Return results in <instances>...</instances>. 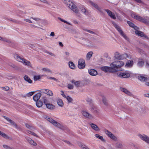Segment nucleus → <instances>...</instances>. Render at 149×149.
Segmentation results:
<instances>
[{
    "mask_svg": "<svg viewBox=\"0 0 149 149\" xmlns=\"http://www.w3.org/2000/svg\"><path fill=\"white\" fill-rule=\"evenodd\" d=\"M64 3L66 5L74 12L76 13H78L79 10L75 5L69 0H64Z\"/></svg>",
    "mask_w": 149,
    "mask_h": 149,
    "instance_id": "f257e3e1",
    "label": "nucleus"
},
{
    "mask_svg": "<svg viewBox=\"0 0 149 149\" xmlns=\"http://www.w3.org/2000/svg\"><path fill=\"white\" fill-rule=\"evenodd\" d=\"M14 58L17 61L22 63L24 65L28 66H31V64L29 61L20 56L17 54L15 55Z\"/></svg>",
    "mask_w": 149,
    "mask_h": 149,
    "instance_id": "f03ea898",
    "label": "nucleus"
},
{
    "mask_svg": "<svg viewBox=\"0 0 149 149\" xmlns=\"http://www.w3.org/2000/svg\"><path fill=\"white\" fill-rule=\"evenodd\" d=\"M124 63L122 61H116L111 63V65L115 70V72L119 70V68L124 65Z\"/></svg>",
    "mask_w": 149,
    "mask_h": 149,
    "instance_id": "7ed1b4c3",
    "label": "nucleus"
},
{
    "mask_svg": "<svg viewBox=\"0 0 149 149\" xmlns=\"http://www.w3.org/2000/svg\"><path fill=\"white\" fill-rule=\"evenodd\" d=\"M113 26L116 28L118 32L120 33V34L127 40L129 41V38L126 36L123 31L121 30L120 28L114 22H112Z\"/></svg>",
    "mask_w": 149,
    "mask_h": 149,
    "instance_id": "20e7f679",
    "label": "nucleus"
},
{
    "mask_svg": "<svg viewBox=\"0 0 149 149\" xmlns=\"http://www.w3.org/2000/svg\"><path fill=\"white\" fill-rule=\"evenodd\" d=\"M110 66V67H102L101 68V69L102 70L106 72L115 73V70L113 69V67L111 65V64Z\"/></svg>",
    "mask_w": 149,
    "mask_h": 149,
    "instance_id": "39448f33",
    "label": "nucleus"
},
{
    "mask_svg": "<svg viewBox=\"0 0 149 149\" xmlns=\"http://www.w3.org/2000/svg\"><path fill=\"white\" fill-rule=\"evenodd\" d=\"M138 137L142 140L149 144V136L144 134H139L137 135Z\"/></svg>",
    "mask_w": 149,
    "mask_h": 149,
    "instance_id": "423d86ee",
    "label": "nucleus"
},
{
    "mask_svg": "<svg viewBox=\"0 0 149 149\" xmlns=\"http://www.w3.org/2000/svg\"><path fill=\"white\" fill-rule=\"evenodd\" d=\"M138 137L142 140L149 144V136L144 134H139L137 135Z\"/></svg>",
    "mask_w": 149,
    "mask_h": 149,
    "instance_id": "0eeeda50",
    "label": "nucleus"
},
{
    "mask_svg": "<svg viewBox=\"0 0 149 149\" xmlns=\"http://www.w3.org/2000/svg\"><path fill=\"white\" fill-rule=\"evenodd\" d=\"M117 77L120 78H127L130 76V74L128 72H119L117 73Z\"/></svg>",
    "mask_w": 149,
    "mask_h": 149,
    "instance_id": "6e6552de",
    "label": "nucleus"
},
{
    "mask_svg": "<svg viewBox=\"0 0 149 149\" xmlns=\"http://www.w3.org/2000/svg\"><path fill=\"white\" fill-rule=\"evenodd\" d=\"M46 119L50 123H52L55 126L60 128L61 127V125L60 123H58L56 121L51 118L49 117L48 116H47L46 117Z\"/></svg>",
    "mask_w": 149,
    "mask_h": 149,
    "instance_id": "1a4fd4ad",
    "label": "nucleus"
},
{
    "mask_svg": "<svg viewBox=\"0 0 149 149\" xmlns=\"http://www.w3.org/2000/svg\"><path fill=\"white\" fill-rule=\"evenodd\" d=\"M105 133L113 141H116L118 140L117 138L109 131L106 130Z\"/></svg>",
    "mask_w": 149,
    "mask_h": 149,
    "instance_id": "9d476101",
    "label": "nucleus"
},
{
    "mask_svg": "<svg viewBox=\"0 0 149 149\" xmlns=\"http://www.w3.org/2000/svg\"><path fill=\"white\" fill-rule=\"evenodd\" d=\"M85 66L84 60L82 59H80L78 61V66L80 69L84 68Z\"/></svg>",
    "mask_w": 149,
    "mask_h": 149,
    "instance_id": "9b49d317",
    "label": "nucleus"
},
{
    "mask_svg": "<svg viewBox=\"0 0 149 149\" xmlns=\"http://www.w3.org/2000/svg\"><path fill=\"white\" fill-rule=\"evenodd\" d=\"M138 112L140 113H145L147 112L146 109L144 107L140 106L136 108Z\"/></svg>",
    "mask_w": 149,
    "mask_h": 149,
    "instance_id": "f8f14e48",
    "label": "nucleus"
},
{
    "mask_svg": "<svg viewBox=\"0 0 149 149\" xmlns=\"http://www.w3.org/2000/svg\"><path fill=\"white\" fill-rule=\"evenodd\" d=\"M136 34L139 36L143 37L144 38L148 39L149 38L146 35L144 34V33L141 31L136 30L135 32Z\"/></svg>",
    "mask_w": 149,
    "mask_h": 149,
    "instance_id": "ddd939ff",
    "label": "nucleus"
},
{
    "mask_svg": "<svg viewBox=\"0 0 149 149\" xmlns=\"http://www.w3.org/2000/svg\"><path fill=\"white\" fill-rule=\"evenodd\" d=\"M3 117L7 121L9 122L11 125L15 127L16 128H17L18 127L17 125L10 118L6 116H3Z\"/></svg>",
    "mask_w": 149,
    "mask_h": 149,
    "instance_id": "4468645a",
    "label": "nucleus"
},
{
    "mask_svg": "<svg viewBox=\"0 0 149 149\" xmlns=\"http://www.w3.org/2000/svg\"><path fill=\"white\" fill-rule=\"evenodd\" d=\"M41 92L45 93L47 95L52 96L53 95L52 92L49 90L47 89H43L41 90Z\"/></svg>",
    "mask_w": 149,
    "mask_h": 149,
    "instance_id": "2eb2a0df",
    "label": "nucleus"
},
{
    "mask_svg": "<svg viewBox=\"0 0 149 149\" xmlns=\"http://www.w3.org/2000/svg\"><path fill=\"white\" fill-rule=\"evenodd\" d=\"M83 115L85 117L89 119H92L93 117L92 115L85 111L83 110L82 112Z\"/></svg>",
    "mask_w": 149,
    "mask_h": 149,
    "instance_id": "dca6fc26",
    "label": "nucleus"
},
{
    "mask_svg": "<svg viewBox=\"0 0 149 149\" xmlns=\"http://www.w3.org/2000/svg\"><path fill=\"white\" fill-rule=\"evenodd\" d=\"M81 13L86 15H88L89 14V12L86 9L84 6H82L79 8Z\"/></svg>",
    "mask_w": 149,
    "mask_h": 149,
    "instance_id": "f3484780",
    "label": "nucleus"
},
{
    "mask_svg": "<svg viewBox=\"0 0 149 149\" xmlns=\"http://www.w3.org/2000/svg\"><path fill=\"white\" fill-rule=\"evenodd\" d=\"M105 10L109 16L111 18L114 19H116V16L113 13H112L111 11L108 9H105Z\"/></svg>",
    "mask_w": 149,
    "mask_h": 149,
    "instance_id": "a211bd4d",
    "label": "nucleus"
},
{
    "mask_svg": "<svg viewBox=\"0 0 149 149\" xmlns=\"http://www.w3.org/2000/svg\"><path fill=\"white\" fill-rule=\"evenodd\" d=\"M26 139L30 144L34 146H36L37 143L31 139L29 137H26Z\"/></svg>",
    "mask_w": 149,
    "mask_h": 149,
    "instance_id": "6ab92c4d",
    "label": "nucleus"
},
{
    "mask_svg": "<svg viewBox=\"0 0 149 149\" xmlns=\"http://www.w3.org/2000/svg\"><path fill=\"white\" fill-rule=\"evenodd\" d=\"M90 3L91 5L97 9L100 12H102L101 8L98 6L97 4L96 3H94L92 1H90Z\"/></svg>",
    "mask_w": 149,
    "mask_h": 149,
    "instance_id": "aec40b11",
    "label": "nucleus"
},
{
    "mask_svg": "<svg viewBox=\"0 0 149 149\" xmlns=\"http://www.w3.org/2000/svg\"><path fill=\"white\" fill-rule=\"evenodd\" d=\"M88 71L89 73L93 76H96L97 74V72L94 69H89Z\"/></svg>",
    "mask_w": 149,
    "mask_h": 149,
    "instance_id": "412c9836",
    "label": "nucleus"
},
{
    "mask_svg": "<svg viewBox=\"0 0 149 149\" xmlns=\"http://www.w3.org/2000/svg\"><path fill=\"white\" fill-rule=\"evenodd\" d=\"M41 95V93H37L33 96V100L35 101H38V100L40 99Z\"/></svg>",
    "mask_w": 149,
    "mask_h": 149,
    "instance_id": "4be33fe9",
    "label": "nucleus"
},
{
    "mask_svg": "<svg viewBox=\"0 0 149 149\" xmlns=\"http://www.w3.org/2000/svg\"><path fill=\"white\" fill-rule=\"evenodd\" d=\"M120 89L121 91L122 92H123L124 93H125V94L129 95H131L132 94L129 91H128L127 89L123 88L122 87H120Z\"/></svg>",
    "mask_w": 149,
    "mask_h": 149,
    "instance_id": "5701e85b",
    "label": "nucleus"
},
{
    "mask_svg": "<svg viewBox=\"0 0 149 149\" xmlns=\"http://www.w3.org/2000/svg\"><path fill=\"white\" fill-rule=\"evenodd\" d=\"M90 125L91 127L95 131H99L100 130L97 126L95 124L90 123Z\"/></svg>",
    "mask_w": 149,
    "mask_h": 149,
    "instance_id": "b1692460",
    "label": "nucleus"
},
{
    "mask_svg": "<svg viewBox=\"0 0 149 149\" xmlns=\"http://www.w3.org/2000/svg\"><path fill=\"white\" fill-rule=\"evenodd\" d=\"M47 108L50 110L54 109L55 107L54 105L50 103H47L45 105Z\"/></svg>",
    "mask_w": 149,
    "mask_h": 149,
    "instance_id": "393cba45",
    "label": "nucleus"
},
{
    "mask_svg": "<svg viewBox=\"0 0 149 149\" xmlns=\"http://www.w3.org/2000/svg\"><path fill=\"white\" fill-rule=\"evenodd\" d=\"M131 16L132 17L134 18L135 19L141 21V19H142V17L137 15H136L132 13L131 14Z\"/></svg>",
    "mask_w": 149,
    "mask_h": 149,
    "instance_id": "a878e982",
    "label": "nucleus"
},
{
    "mask_svg": "<svg viewBox=\"0 0 149 149\" xmlns=\"http://www.w3.org/2000/svg\"><path fill=\"white\" fill-rule=\"evenodd\" d=\"M138 79L142 81H146L148 80V78L143 76H138Z\"/></svg>",
    "mask_w": 149,
    "mask_h": 149,
    "instance_id": "bb28decb",
    "label": "nucleus"
},
{
    "mask_svg": "<svg viewBox=\"0 0 149 149\" xmlns=\"http://www.w3.org/2000/svg\"><path fill=\"white\" fill-rule=\"evenodd\" d=\"M133 64V62L132 61L128 60L125 65L127 67H130L132 66Z\"/></svg>",
    "mask_w": 149,
    "mask_h": 149,
    "instance_id": "cd10ccee",
    "label": "nucleus"
},
{
    "mask_svg": "<svg viewBox=\"0 0 149 149\" xmlns=\"http://www.w3.org/2000/svg\"><path fill=\"white\" fill-rule=\"evenodd\" d=\"M95 136L96 138L101 140L102 141V142H105L106 140L104 139L103 138V137L102 136H100L98 134H95Z\"/></svg>",
    "mask_w": 149,
    "mask_h": 149,
    "instance_id": "c85d7f7f",
    "label": "nucleus"
},
{
    "mask_svg": "<svg viewBox=\"0 0 149 149\" xmlns=\"http://www.w3.org/2000/svg\"><path fill=\"white\" fill-rule=\"evenodd\" d=\"M57 102L58 105L61 107H63V102L61 99H58L57 100Z\"/></svg>",
    "mask_w": 149,
    "mask_h": 149,
    "instance_id": "c756f323",
    "label": "nucleus"
},
{
    "mask_svg": "<svg viewBox=\"0 0 149 149\" xmlns=\"http://www.w3.org/2000/svg\"><path fill=\"white\" fill-rule=\"evenodd\" d=\"M24 80L27 81L28 83L31 84L32 83V80L29 78V77L27 75H25L24 77Z\"/></svg>",
    "mask_w": 149,
    "mask_h": 149,
    "instance_id": "7c9ffc66",
    "label": "nucleus"
},
{
    "mask_svg": "<svg viewBox=\"0 0 149 149\" xmlns=\"http://www.w3.org/2000/svg\"><path fill=\"white\" fill-rule=\"evenodd\" d=\"M121 55L119 52H116L115 53L114 57L116 59L120 60Z\"/></svg>",
    "mask_w": 149,
    "mask_h": 149,
    "instance_id": "2f4dec72",
    "label": "nucleus"
},
{
    "mask_svg": "<svg viewBox=\"0 0 149 149\" xmlns=\"http://www.w3.org/2000/svg\"><path fill=\"white\" fill-rule=\"evenodd\" d=\"M42 101L44 103L45 105L47 104L48 102H49V101L46 97L43 96L42 97Z\"/></svg>",
    "mask_w": 149,
    "mask_h": 149,
    "instance_id": "473e14b6",
    "label": "nucleus"
},
{
    "mask_svg": "<svg viewBox=\"0 0 149 149\" xmlns=\"http://www.w3.org/2000/svg\"><path fill=\"white\" fill-rule=\"evenodd\" d=\"M25 126L29 130L33 131L35 129V128L33 127L28 124H26Z\"/></svg>",
    "mask_w": 149,
    "mask_h": 149,
    "instance_id": "72a5a7b5",
    "label": "nucleus"
},
{
    "mask_svg": "<svg viewBox=\"0 0 149 149\" xmlns=\"http://www.w3.org/2000/svg\"><path fill=\"white\" fill-rule=\"evenodd\" d=\"M123 147L122 144L120 143H117L116 144L115 148L116 149H121Z\"/></svg>",
    "mask_w": 149,
    "mask_h": 149,
    "instance_id": "f704fd0d",
    "label": "nucleus"
},
{
    "mask_svg": "<svg viewBox=\"0 0 149 149\" xmlns=\"http://www.w3.org/2000/svg\"><path fill=\"white\" fill-rule=\"evenodd\" d=\"M1 136L5 139L9 140L11 139V138L10 136H8L7 135L3 132L1 134Z\"/></svg>",
    "mask_w": 149,
    "mask_h": 149,
    "instance_id": "c9c22d12",
    "label": "nucleus"
},
{
    "mask_svg": "<svg viewBox=\"0 0 149 149\" xmlns=\"http://www.w3.org/2000/svg\"><path fill=\"white\" fill-rule=\"evenodd\" d=\"M128 55L127 54H124L121 55L120 60H123L128 57Z\"/></svg>",
    "mask_w": 149,
    "mask_h": 149,
    "instance_id": "e433bc0d",
    "label": "nucleus"
},
{
    "mask_svg": "<svg viewBox=\"0 0 149 149\" xmlns=\"http://www.w3.org/2000/svg\"><path fill=\"white\" fill-rule=\"evenodd\" d=\"M36 102V105L38 107H41L43 105L42 102L40 100H38Z\"/></svg>",
    "mask_w": 149,
    "mask_h": 149,
    "instance_id": "4c0bfd02",
    "label": "nucleus"
},
{
    "mask_svg": "<svg viewBox=\"0 0 149 149\" xmlns=\"http://www.w3.org/2000/svg\"><path fill=\"white\" fill-rule=\"evenodd\" d=\"M144 62L142 60H140L137 63V65L139 67H142L144 65Z\"/></svg>",
    "mask_w": 149,
    "mask_h": 149,
    "instance_id": "58836bf2",
    "label": "nucleus"
},
{
    "mask_svg": "<svg viewBox=\"0 0 149 149\" xmlns=\"http://www.w3.org/2000/svg\"><path fill=\"white\" fill-rule=\"evenodd\" d=\"M3 41H5L9 43L10 45H11L14 44L13 42L11 41L10 40H8L5 38H3Z\"/></svg>",
    "mask_w": 149,
    "mask_h": 149,
    "instance_id": "ea45409f",
    "label": "nucleus"
},
{
    "mask_svg": "<svg viewBox=\"0 0 149 149\" xmlns=\"http://www.w3.org/2000/svg\"><path fill=\"white\" fill-rule=\"evenodd\" d=\"M72 83H74L75 85L76 86H78L80 84V82L79 81H75L74 80H72L71 81Z\"/></svg>",
    "mask_w": 149,
    "mask_h": 149,
    "instance_id": "a19ab883",
    "label": "nucleus"
},
{
    "mask_svg": "<svg viewBox=\"0 0 149 149\" xmlns=\"http://www.w3.org/2000/svg\"><path fill=\"white\" fill-rule=\"evenodd\" d=\"M69 65L70 68L74 69L75 68L74 64L72 62H70L69 63Z\"/></svg>",
    "mask_w": 149,
    "mask_h": 149,
    "instance_id": "79ce46f5",
    "label": "nucleus"
},
{
    "mask_svg": "<svg viewBox=\"0 0 149 149\" xmlns=\"http://www.w3.org/2000/svg\"><path fill=\"white\" fill-rule=\"evenodd\" d=\"M79 146L82 149H90L86 146L81 144H80Z\"/></svg>",
    "mask_w": 149,
    "mask_h": 149,
    "instance_id": "37998d69",
    "label": "nucleus"
},
{
    "mask_svg": "<svg viewBox=\"0 0 149 149\" xmlns=\"http://www.w3.org/2000/svg\"><path fill=\"white\" fill-rule=\"evenodd\" d=\"M93 54V53L92 52H88L87 53L86 56L87 58H88L89 59L90 58H91Z\"/></svg>",
    "mask_w": 149,
    "mask_h": 149,
    "instance_id": "c03bdc74",
    "label": "nucleus"
},
{
    "mask_svg": "<svg viewBox=\"0 0 149 149\" xmlns=\"http://www.w3.org/2000/svg\"><path fill=\"white\" fill-rule=\"evenodd\" d=\"M65 98L68 100L69 102H71L73 101L72 99L69 96H67Z\"/></svg>",
    "mask_w": 149,
    "mask_h": 149,
    "instance_id": "a18cd8bd",
    "label": "nucleus"
},
{
    "mask_svg": "<svg viewBox=\"0 0 149 149\" xmlns=\"http://www.w3.org/2000/svg\"><path fill=\"white\" fill-rule=\"evenodd\" d=\"M104 104L106 105L108 104V103L107 102V100L105 97H103L102 100Z\"/></svg>",
    "mask_w": 149,
    "mask_h": 149,
    "instance_id": "49530a36",
    "label": "nucleus"
},
{
    "mask_svg": "<svg viewBox=\"0 0 149 149\" xmlns=\"http://www.w3.org/2000/svg\"><path fill=\"white\" fill-rule=\"evenodd\" d=\"M140 21L145 23H148V20L143 18L142 17V19H141Z\"/></svg>",
    "mask_w": 149,
    "mask_h": 149,
    "instance_id": "de8ad7c7",
    "label": "nucleus"
},
{
    "mask_svg": "<svg viewBox=\"0 0 149 149\" xmlns=\"http://www.w3.org/2000/svg\"><path fill=\"white\" fill-rule=\"evenodd\" d=\"M127 23L131 27H133L134 26V24L133 23L130 21H127Z\"/></svg>",
    "mask_w": 149,
    "mask_h": 149,
    "instance_id": "09e8293b",
    "label": "nucleus"
},
{
    "mask_svg": "<svg viewBox=\"0 0 149 149\" xmlns=\"http://www.w3.org/2000/svg\"><path fill=\"white\" fill-rule=\"evenodd\" d=\"M34 80L35 81H36L40 79V76H34Z\"/></svg>",
    "mask_w": 149,
    "mask_h": 149,
    "instance_id": "8fccbe9b",
    "label": "nucleus"
},
{
    "mask_svg": "<svg viewBox=\"0 0 149 149\" xmlns=\"http://www.w3.org/2000/svg\"><path fill=\"white\" fill-rule=\"evenodd\" d=\"M34 93V92H30L27 94V96L28 97L31 96Z\"/></svg>",
    "mask_w": 149,
    "mask_h": 149,
    "instance_id": "3c124183",
    "label": "nucleus"
},
{
    "mask_svg": "<svg viewBox=\"0 0 149 149\" xmlns=\"http://www.w3.org/2000/svg\"><path fill=\"white\" fill-rule=\"evenodd\" d=\"M42 70L43 71H45V72H51V70L49 69H47V68H43L42 69Z\"/></svg>",
    "mask_w": 149,
    "mask_h": 149,
    "instance_id": "603ef678",
    "label": "nucleus"
},
{
    "mask_svg": "<svg viewBox=\"0 0 149 149\" xmlns=\"http://www.w3.org/2000/svg\"><path fill=\"white\" fill-rule=\"evenodd\" d=\"M68 88L69 89H72L73 88V86L71 84H69L68 85Z\"/></svg>",
    "mask_w": 149,
    "mask_h": 149,
    "instance_id": "864d4df0",
    "label": "nucleus"
},
{
    "mask_svg": "<svg viewBox=\"0 0 149 149\" xmlns=\"http://www.w3.org/2000/svg\"><path fill=\"white\" fill-rule=\"evenodd\" d=\"M3 148L6 149H9L10 147L6 145H3Z\"/></svg>",
    "mask_w": 149,
    "mask_h": 149,
    "instance_id": "5fc2aeb1",
    "label": "nucleus"
},
{
    "mask_svg": "<svg viewBox=\"0 0 149 149\" xmlns=\"http://www.w3.org/2000/svg\"><path fill=\"white\" fill-rule=\"evenodd\" d=\"M58 19L60 20H61V21L62 22H63L65 23H67V24H69V23L67 22V21H65V20H64L63 19H62L61 18H60V17H58Z\"/></svg>",
    "mask_w": 149,
    "mask_h": 149,
    "instance_id": "6e6d98bb",
    "label": "nucleus"
},
{
    "mask_svg": "<svg viewBox=\"0 0 149 149\" xmlns=\"http://www.w3.org/2000/svg\"><path fill=\"white\" fill-rule=\"evenodd\" d=\"M11 66L14 69H15V70H17L18 69V67L17 66L15 65L14 64H12L11 65Z\"/></svg>",
    "mask_w": 149,
    "mask_h": 149,
    "instance_id": "4d7b16f0",
    "label": "nucleus"
},
{
    "mask_svg": "<svg viewBox=\"0 0 149 149\" xmlns=\"http://www.w3.org/2000/svg\"><path fill=\"white\" fill-rule=\"evenodd\" d=\"M2 88L4 90L6 91H8L9 90V88L7 86H6L4 87H2Z\"/></svg>",
    "mask_w": 149,
    "mask_h": 149,
    "instance_id": "13d9d810",
    "label": "nucleus"
},
{
    "mask_svg": "<svg viewBox=\"0 0 149 149\" xmlns=\"http://www.w3.org/2000/svg\"><path fill=\"white\" fill-rule=\"evenodd\" d=\"M24 20L25 21H26V22H28L29 23H32V22L31 20H30L29 19H24Z\"/></svg>",
    "mask_w": 149,
    "mask_h": 149,
    "instance_id": "bf43d9fd",
    "label": "nucleus"
},
{
    "mask_svg": "<svg viewBox=\"0 0 149 149\" xmlns=\"http://www.w3.org/2000/svg\"><path fill=\"white\" fill-rule=\"evenodd\" d=\"M40 1L44 3H46L48 4H49V3L46 0H39Z\"/></svg>",
    "mask_w": 149,
    "mask_h": 149,
    "instance_id": "052dcab7",
    "label": "nucleus"
},
{
    "mask_svg": "<svg viewBox=\"0 0 149 149\" xmlns=\"http://www.w3.org/2000/svg\"><path fill=\"white\" fill-rule=\"evenodd\" d=\"M84 31H86L89 33H92V34H95V33L91 31H90V30H87V29H84Z\"/></svg>",
    "mask_w": 149,
    "mask_h": 149,
    "instance_id": "680f3d73",
    "label": "nucleus"
},
{
    "mask_svg": "<svg viewBox=\"0 0 149 149\" xmlns=\"http://www.w3.org/2000/svg\"><path fill=\"white\" fill-rule=\"evenodd\" d=\"M86 101L89 103H91L92 102V100L91 99H90L88 98L86 99Z\"/></svg>",
    "mask_w": 149,
    "mask_h": 149,
    "instance_id": "e2e57ef3",
    "label": "nucleus"
},
{
    "mask_svg": "<svg viewBox=\"0 0 149 149\" xmlns=\"http://www.w3.org/2000/svg\"><path fill=\"white\" fill-rule=\"evenodd\" d=\"M135 1H136L137 2L139 3H141L144 4L143 3L141 0H134Z\"/></svg>",
    "mask_w": 149,
    "mask_h": 149,
    "instance_id": "0e129e2a",
    "label": "nucleus"
},
{
    "mask_svg": "<svg viewBox=\"0 0 149 149\" xmlns=\"http://www.w3.org/2000/svg\"><path fill=\"white\" fill-rule=\"evenodd\" d=\"M31 18L33 19L36 20V21H39L40 20V19L38 18H33V17H31Z\"/></svg>",
    "mask_w": 149,
    "mask_h": 149,
    "instance_id": "69168bd1",
    "label": "nucleus"
},
{
    "mask_svg": "<svg viewBox=\"0 0 149 149\" xmlns=\"http://www.w3.org/2000/svg\"><path fill=\"white\" fill-rule=\"evenodd\" d=\"M31 134L36 136V137H38V136L34 132H31Z\"/></svg>",
    "mask_w": 149,
    "mask_h": 149,
    "instance_id": "338daca9",
    "label": "nucleus"
},
{
    "mask_svg": "<svg viewBox=\"0 0 149 149\" xmlns=\"http://www.w3.org/2000/svg\"><path fill=\"white\" fill-rule=\"evenodd\" d=\"M55 36L54 33V32H52L50 34V36L52 37H54Z\"/></svg>",
    "mask_w": 149,
    "mask_h": 149,
    "instance_id": "774afa93",
    "label": "nucleus"
}]
</instances>
